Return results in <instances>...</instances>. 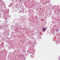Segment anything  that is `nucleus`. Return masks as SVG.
<instances>
[{"label": "nucleus", "instance_id": "f257e3e1", "mask_svg": "<svg viewBox=\"0 0 60 60\" xmlns=\"http://www.w3.org/2000/svg\"><path fill=\"white\" fill-rule=\"evenodd\" d=\"M46 30V28H45L43 29V31H45Z\"/></svg>", "mask_w": 60, "mask_h": 60}]
</instances>
